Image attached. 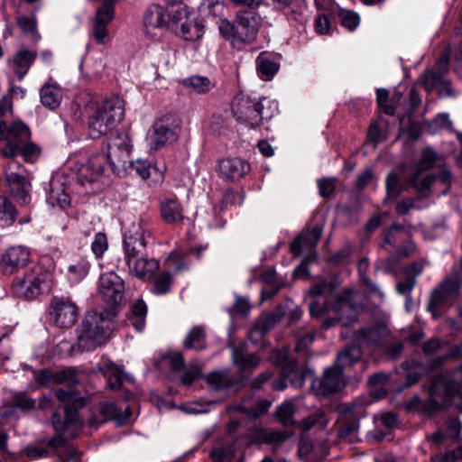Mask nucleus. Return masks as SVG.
<instances>
[{
	"label": "nucleus",
	"mask_w": 462,
	"mask_h": 462,
	"mask_svg": "<svg viewBox=\"0 0 462 462\" xmlns=\"http://www.w3.org/2000/svg\"><path fill=\"white\" fill-rule=\"evenodd\" d=\"M262 282L270 286V291L268 292L262 291V301L274 296L281 289V284L277 281L276 273L273 269L266 270L262 273Z\"/></svg>",
	"instance_id": "nucleus-43"
},
{
	"label": "nucleus",
	"mask_w": 462,
	"mask_h": 462,
	"mask_svg": "<svg viewBox=\"0 0 462 462\" xmlns=\"http://www.w3.org/2000/svg\"><path fill=\"white\" fill-rule=\"evenodd\" d=\"M127 169L134 170L143 180L151 175V165L146 160L129 161Z\"/></svg>",
	"instance_id": "nucleus-57"
},
{
	"label": "nucleus",
	"mask_w": 462,
	"mask_h": 462,
	"mask_svg": "<svg viewBox=\"0 0 462 462\" xmlns=\"http://www.w3.org/2000/svg\"><path fill=\"white\" fill-rule=\"evenodd\" d=\"M415 285L416 278L408 275L402 281L399 282L396 285L397 292L405 297L406 308H408L409 302L411 301V292Z\"/></svg>",
	"instance_id": "nucleus-51"
},
{
	"label": "nucleus",
	"mask_w": 462,
	"mask_h": 462,
	"mask_svg": "<svg viewBox=\"0 0 462 462\" xmlns=\"http://www.w3.org/2000/svg\"><path fill=\"white\" fill-rule=\"evenodd\" d=\"M280 54L262 52V79L272 80L280 69Z\"/></svg>",
	"instance_id": "nucleus-34"
},
{
	"label": "nucleus",
	"mask_w": 462,
	"mask_h": 462,
	"mask_svg": "<svg viewBox=\"0 0 462 462\" xmlns=\"http://www.w3.org/2000/svg\"><path fill=\"white\" fill-rule=\"evenodd\" d=\"M54 382L55 383H68L69 385L79 383L76 370L73 368L54 370Z\"/></svg>",
	"instance_id": "nucleus-52"
},
{
	"label": "nucleus",
	"mask_w": 462,
	"mask_h": 462,
	"mask_svg": "<svg viewBox=\"0 0 462 462\" xmlns=\"http://www.w3.org/2000/svg\"><path fill=\"white\" fill-rule=\"evenodd\" d=\"M411 183L419 192L422 193L434 183L433 175L420 177L419 173H416L411 178Z\"/></svg>",
	"instance_id": "nucleus-59"
},
{
	"label": "nucleus",
	"mask_w": 462,
	"mask_h": 462,
	"mask_svg": "<svg viewBox=\"0 0 462 462\" xmlns=\"http://www.w3.org/2000/svg\"><path fill=\"white\" fill-rule=\"evenodd\" d=\"M186 88H190L197 94H204L210 90L212 84L206 77L193 76L182 80Z\"/></svg>",
	"instance_id": "nucleus-42"
},
{
	"label": "nucleus",
	"mask_w": 462,
	"mask_h": 462,
	"mask_svg": "<svg viewBox=\"0 0 462 462\" xmlns=\"http://www.w3.org/2000/svg\"><path fill=\"white\" fill-rule=\"evenodd\" d=\"M206 381L214 391H224L225 393H236L245 384V376L241 371L231 372L228 369L214 371L209 373Z\"/></svg>",
	"instance_id": "nucleus-11"
},
{
	"label": "nucleus",
	"mask_w": 462,
	"mask_h": 462,
	"mask_svg": "<svg viewBox=\"0 0 462 462\" xmlns=\"http://www.w3.org/2000/svg\"><path fill=\"white\" fill-rule=\"evenodd\" d=\"M17 217V209L5 196L0 195V220L5 225H12Z\"/></svg>",
	"instance_id": "nucleus-44"
},
{
	"label": "nucleus",
	"mask_w": 462,
	"mask_h": 462,
	"mask_svg": "<svg viewBox=\"0 0 462 462\" xmlns=\"http://www.w3.org/2000/svg\"><path fill=\"white\" fill-rule=\"evenodd\" d=\"M403 231V226L401 225L393 224L388 228L384 234L382 241L380 242V247L391 253L392 250L398 246L401 242L400 236Z\"/></svg>",
	"instance_id": "nucleus-36"
},
{
	"label": "nucleus",
	"mask_w": 462,
	"mask_h": 462,
	"mask_svg": "<svg viewBox=\"0 0 462 462\" xmlns=\"http://www.w3.org/2000/svg\"><path fill=\"white\" fill-rule=\"evenodd\" d=\"M89 266V263L85 260L69 265L68 267L69 279L73 282H79L88 274Z\"/></svg>",
	"instance_id": "nucleus-48"
},
{
	"label": "nucleus",
	"mask_w": 462,
	"mask_h": 462,
	"mask_svg": "<svg viewBox=\"0 0 462 462\" xmlns=\"http://www.w3.org/2000/svg\"><path fill=\"white\" fill-rule=\"evenodd\" d=\"M50 315L58 327L69 328L77 321L79 310L71 300L55 297L51 303Z\"/></svg>",
	"instance_id": "nucleus-13"
},
{
	"label": "nucleus",
	"mask_w": 462,
	"mask_h": 462,
	"mask_svg": "<svg viewBox=\"0 0 462 462\" xmlns=\"http://www.w3.org/2000/svg\"><path fill=\"white\" fill-rule=\"evenodd\" d=\"M47 201L52 207L59 206L61 208H66L70 204V198L62 184L58 183L56 180H52L51 182V191L47 198Z\"/></svg>",
	"instance_id": "nucleus-30"
},
{
	"label": "nucleus",
	"mask_w": 462,
	"mask_h": 462,
	"mask_svg": "<svg viewBox=\"0 0 462 462\" xmlns=\"http://www.w3.org/2000/svg\"><path fill=\"white\" fill-rule=\"evenodd\" d=\"M235 452L236 450L230 443H219L213 448L210 457L215 462H221L231 458Z\"/></svg>",
	"instance_id": "nucleus-50"
},
{
	"label": "nucleus",
	"mask_w": 462,
	"mask_h": 462,
	"mask_svg": "<svg viewBox=\"0 0 462 462\" xmlns=\"http://www.w3.org/2000/svg\"><path fill=\"white\" fill-rule=\"evenodd\" d=\"M46 273L39 265L33 266L23 277L16 278L13 282V289L19 296L25 299H35L42 292V285L45 282Z\"/></svg>",
	"instance_id": "nucleus-9"
},
{
	"label": "nucleus",
	"mask_w": 462,
	"mask_h": 462,
	"mask_svg": "<svg viewBox=\"0 0 462 462\" xmlns=\"http://www.w3.org/2000/svg\"><path fill=\"white\" fill-rule=\"evenodd\" d=\"M361 306L352 302L349 296L329 295L323 304L317 300L310 303V311L312 317H319L322 314L333 311L334 317L326 319L322 328L328 329L337 324L343 327L352 325Z\"/></svg>",
	"instance_id": "nucleus-4"
},
{
	"label": "nucleus",
	"mask_w": 462,
	"mask_h": 462,
	"mask_svg": "<svg viewBox=\"0 0 462 462\" xmlns=\"http://www.w3.org/2000/svg\"><path fill=\"white\" fill-rule=\"evenodd\" d=\"M250 170V164L239 157H226L217 161V172L224 180H238L244 178Z\"/></svg>",
	"instance_id": "nucleus-15"
},
{
	"label": "nucleus",
	"mask_w": 462,
	"mask_h": 462,
	"mask_svg": "<svg viewBox=\"0 0 462 462\" xmlns=\"http://www.w3.org/2000/svg\"><path fill=\"white\" fill-rule=\"evenodd\" d=\"M113 18L114 4L105 3L97 10L93 33L97 43H105L107 37L106 26Z\"/></svg>",
	"instance_id": "nucleus-18"
},
{
	"label": "nucleus",
	"mask_w": 462,
	"mask_h": 462,
	"mask_svg": "<svg viewBox=\"0 0 462 462\" xmlns=\"http://www.w3.org/2000/svg\"><path fill=\"white\" fill-rule=\"evenodd\" d=\"M17 24L23 33L30 35L32 39L37 40L40 38L37 32V22L35 17H29L25 15L18 16Z\"/></svg>",
	"instance_id": "nucleus-49"
},
{
	"label": "nucleus",
	"mask_w": 462,
	"mask_h": 462,
	"mask_svg": "<svg viewBox=\"0 0 462 462\" xmlns=\"http://www.w3.org/2000/svg\"><path fill=\"white\" fill-rule=\"evenodd\" d=\"M322 235V227L315 226L306 235H300L297 236L291 245V251L294 256L298 257L302 254L306 246L315 247L319 243Z\"/></svg>",
	"instance_id": "nucleus-24"
},
{
	"label": "nucleus",
	"mask_w": 462,
	"mask_h": 462,
	"mask_svg": "<svg viewBox=\"0 0 462 462\" xmlns=\"http://www.w3.org/2000/svg\"><path fill=\"white\" fill-rule=\"evenodd\" d=\"M148 222L143 218L134 221L124 235L123 269L131 275L143 281L153 277L159 268V263L145 255L146 236H149Z\"/></svg>",
	"instance_id": "nucleus-1"
},
{
	"label": "nucleus",
	"mask_w": 462,
	"mask_h": 462,
	"mask_svg": "<svg viewBox=\"0 0 462 462\" xmlns=\"http://www.w3.org/2000/svg\"><path fill=\"white\" fill-rule=\"evenodd\" d=\"M175 34L185 41H197L204 33L203 25L196 19L189 17L181 24L173 27Z\"/></svg>",
	"instance_id": "nucleus-26"
},
{
	"label": "nucleus",
	"mask_w": 462,
	"mask_h": 462,
	"mask_svg": "<svg viewBox=\"0 0 462 462\" xmlns=\"http://www.w3.org/2000/svg\"><path fill=\"white\" fill-rule=\"evenodd\" d=\"M232 3L244 9L237 14L238 37L245 42H251L257 38L259 30L258 8L260 0H231Z\"/></svg>",
	"instance_id": "nucleus-7"
},
{
	"label": "nucleus",
	"mask_w": 462,
	"mask_h": 462,
	"mask_svg": "<svg viewBox=\"0 0 462 462\" xmlns=\"http://www.w3.org/2000/svg\"><path fill=\"white\" fill-rule=\"evenodd\" d=\"M171 282V275L169 273H162L154 280L152 291L155 294H165L170 291Z\"/></svg>",
	"instance_id": "nucleus-55"
},
{
	"label": "nucleus",
	"mask_w": 462,
	"mask_h": 462,
	"mask_svg": "<svg viewBox=\"0 0 462 462\" xmlns=\"http://www.w3.org/2000/svg\"><path fill=\"white\" fill-rule=\"evenodd\" d=\"M458 289V282L455 277H448L435 288L430 298L427 310L431 313L434 319L441 314V309L447 300L453 296Z\"/></svg>",
	"instance_id": "nucleus-14"
},
{
	"label": "nucleus",
	"mask_w": 462,
	"mask_h": 462,
	"mask_svg": "<svg viewBox=\"0 0 462 462\" xmlns=\"http://www.w3.org/2000/svg\"><path fill=\"white\" fill-rule=\"evenodd\" d=\"M112 321L107 313L88 311L78 328L77 346L81 351H91L104 345L109 338Z\"/></svg>",
	"instance_id": "nucleus-5"
},
{
	"label": "nucleus",
	"mask_w": 462,
	"mask_h": 462,
	"mask_svg": "<svg viewBox=\"0 0 462 462\" xmlns=\"http://www.w3.org/2000/svg\"><path fill=\"white\" fill-rule=\"evenodd\" d=\"M131 151L132 144L128 135L119 134L109 138L101 152L89 158L86 169L95 176L103 174L106 163L114 172L121 169L127 170Z\"/></svg>",
	"instance_id": "nucleus-3"
},
{
	"label": "nucleus",
	"mask_w": 462,
	"mask_h": 462,
	"mask_svg": "<svg viewBox=\"0 0 462 462\" xmlns=\"http://www.w3.org/2000/svg\"><path fill=\"white\" fill-rule=\"evenodd\" d=\"M30 261V252L27 248L18 245L9 247L1 256L0 267L4 273L13 274L24 267Z\"/></svg>",
	"instance_id": "nucleus-17"
},
{
	"label": "nucleus",
	"mask_w": 462,
	"mask_h": 462,
	"mask_svg": "<svg viewBox=\"0 0 462 462\" xmlns=\"http://www.w3.org/2000/svg\"><path fill=\"white\" fill-rule=\"evenodd\" d=\"M223 117V116L218 115L213 116L211 118L208 130L212 134H224L228 129V125Z\"/></svg>",
	"instance_id": "nucleus-64"
},
{
	"label": "nucleus",
	"mask_w": 462,
	"mask_h": 462,
	"mask_svg": "<svg viewBox=\"0 0 462 462\" xmlns=\"http://www.w3.org/2000/svg\"><path fill=\"white\" fill-rule=\"evenodd\" d=\"M31 137L29 127L23 122L7 124L0 121V141L23 143Z\"/></svg>",
	"instance_id": "nucleus-19"
},
{
	"label": "nucleus",
	"mask_w": 462,
	"mask_h": 462,
	"mask_svg": "<svg viewBox=\"0 0 462 462\" xmlns=\"http://www.w3.org/2000/svg\"><path fill=\"white\" fill-rule=\"evenodd\" d=\"M288 439V434L281 430H262V443L280 446Z\"/></svg>",
	"instance_id": "nucleus-53"
},
{
	"label": "nucleus",
	"mask_w": 462,
	"mask_h": 462,
	"mask_svg": "<svg viewBox=\"0 0 462 462\" xmlns=\"http://www.w3.org/2000/svg\"><path fill=\"white\" fill-rule=\"evenodd\" d=\"M35 57V53L27 50L20 51L14 55V65L15 66V73L20 79L27 73Z\"/></svg>",
	"instance_id": "nucleus-35"
},
{
	"label": "nucleus",
	"mask_w": 462,
	"mask_h": 462,
	"mask_svg": "<svg viewBox=\"0 0 462 462\" xmlns=\"http://www.w3.org/2000/svg\"><path fill=\"white\" fill-rule=\"evenodd\" d=\"M10 402L14 408L18 409L23 412L35 410L37 405L36 400L29 397L23 392L14 393L11 397Z\"/></svg>",
	"instance_id": "nucleus-41"
},
{
	"label": "nucleus",
	"mask_w": 462,
	"mask_h": 462,
	"mask_svg": "<svg viewBox=\"0 0 462 462\" xmlns=\"http://www.w3.org/2000/svg\"><path fill=\"white\" fill-rule=\"evenodd\" d=\"M105 375L107 377V384L110 389L117 390L120 388L122 384V373L120 370L109 366L106 369Z\"/></svg>",
	"instance_id": "nucleus-62"
},
{
	"label": "nucleus",
	"mask_w": 462,
	"mask_h": 462,
	"mask_svg": "<svg viewBox=\"0 0 462 462\" xmlns=\"http://www.w3.org/2000/svg\"><path fill=\"white\" fill-rule=\"evenodd\" d=\"M130 323L137 331H142L145 326V318L147 315V306L143 300H137L132 306Z\"/></svg>",
	"instance_id": "nucleus-38"
},
{
	"label": "nucleus",
	"mask_w": 462,
	"mask_h": 462,
	"mask_svg": "<svg viewBox=\"0 0 462 462\" xmlns=\"http://www.w3.org/2000/svg\"><path fill=\"white\" fill-rule=\"evenodd\" d=\"M451 377L448 374H439L432 378L428 389L430 400L427 407L429 410H439L447 405L449 400L457 397L459 402L457 405L462 411L461 383L459 380Z\"/></svg>",
	"instance_id": "nucleus-6"
},
{
	"label": "nucleus",
	"mask_w": 462,
	"mask_h": 462,
	"mask_svg": "<svg viewBox=\"0 0 462 462\" xmlns=\"http://www.w3.org/2000/svg\"><path fill=\"white\" fill-rule=\"evenodd\" d=\"M448 59H441L434 69L427 70L420 77L422 86L428 93L431 92L437 86L439 87L444 79V74L448 71Z\"/></svg>",
	"instance_id": "nucleus-23"
},
{
	"label": "nucleus",
	"mask_w": 462,
	"mask_h": 462,
	"mask_svg": "<svg viewBox=\"0 0 462 462\" xmlns=\"http://www.w3.org/2000/svg\"><path fill=\"white\" fill-rule=\"evenodd\" d=\"M341 23L349 31H354L360 23L359 15L348 10H343L339 14Z\"/></svg>",
	"instance_id": "nucleus-58"
},
{
	"label": "nucleus",
	"mask_w": 462,
	"mask_h": 462,
	"mask_svg": "<svg viewBox=\"0 0 462 462\" xmlns=\"http://www.w3.org/2000/svg\"><path fill=\"white\" fill-rule=\"evenodd\" d=\"M55 397L64 404V417L54 412L51 416V425L58 433L48 441L52 448H65L66 452L72 460L78 458L77 450L71 446H66V438H74L82 427L78 409L83 407L85 400L79 397L76 392L61 388L54 392Z\"/></svg>",
	"instance_id": "nucleus-2"
},
{
	"label": "nucleus",
	"mask_w": 462,
	"mask_h": 462,
	"mask_svg": "<svg viewBox=\"0 0 462 462\" xmlns=\"http://www.w3.org/2000/svg\"><path fill=\"white\" fill-rule=\"evenodd\" d=\"M40 97L42 104L51 110L58 108L62 99L61 89L53 84H45L41 88Z\"/></svg>",
	"instance_id": "nucleus-29"
},
{
	"label": "nucleus",
	"mask_w": 462,
	"mask_h": 462,
	"mask_svg": "<svg viewBox=\"0 0 462 462\" xmlns=\"http://www.w3.org/2000/svg\"><path fill=\"white\" fill-rule=\"evenodd\" d=\"M162 220L167 224H179L184 219L183 208L175 198H164L160 202Z\"/></svg>",
	"instance_id": "nucleus-21"
},
{
	"label": "nucleus",
	"mask_w": 462,
	"mask_h": 462,
	"mask_svg": "<svg viewBox=\"0 0 462 462\" xmlns=\"http://www.w3.org/2000/svg\"><path fill=\"white\" fill-rule=\"evenodd\" d=\"M437 160V153L431 148H426L422 151L421 158L417 164V171L421 172L430 169Z\"/></svg>",
	"instance_id": "nucleus-56"
},
{
	"label": "nucleus",
	"mask_w": 462,
	"mask_h": 462,
	"mask_svg": "<svg viewBox=\"0 0 462 462\" xmlns=\"http://www.w3.org/2000/svg\"><path fill=\"white\" fill-rule=\"evenodd\" d=\"M329 421V417L323 410H316L311 414L304 418L300 426L303 430H310L314 427L324 430Z\"/></svg>",
	"instance_id": "nucleus-37"
},
{
	"label": "nucleus",
	"mask_w": 462,
	"mask_h": 462,
	"mask_svg": "<svg viewBox=\"0 0 462 462\" xmlns=\"http://www.w3.org/2000/svg\"><path fill=\"white\" fill-rule=\"evenodd\" d=\"M6 180L12 195L21 204H29L31 199L29 195L31 184L27 179L23 175L12 172L6 176Z\"/></svg>",
	"instance_id": "nucleus-20"
},
{
	"label": "nucleus",
	"mask_w": 462,
	"mask_h": 462,
	"mask_svg": "<svg viewBox=\"0 0 462 462\" xmlns=\"http://www.w3.org/2000/svg\"><path fill=\"white\" fill-rule=\"evenodd\" d=\"M116 126V124L106 117L105 118L102 113L97 109L88 121L89 135L93 139L100 138L102 135H105L109 131L113 130Z\"/></svg>",
	"instance_id": "nucleus-27"
},
{
	"label": "nucleus",
	"mask_w": 462,
	"mask_h": 462,
	"mask_svg": "<svg viewBox=\"0 0 462 462\" xmlns=\"http://www.w3.org/2000/svg\"><path fill=\"white\" fill-rule=\"evenodd\" d=\"M97 109L102 113L105 118L106 117L117 125L125 115L124 100L117 96L110 97L104 100Z\"/></svg>",
	"instance_id": "nucleus-25"
},
{
	"label": "nucleus",
	"mask_w": 462,
	"mask_h": 462,
	"mask_svg": "<svg viewBox=\"0 0 462 462\" xmlns=\"http://www.w3.org/2000/svg\"><path fill=\"white\" fill-rule=\"evenodd\" d=\"M287 380L296 388L300 387L305 381V373L299 367L292 366L288 371L283 372Z\"/></svg>",
	"instance_id": "nucleus-60"
},
{
	"label": "nucleus",
	"mask_w": 462,
	"mask_h": 462,
	"mask_svg": "<svg viewBox=\"0 0 462 462\" xmlns=\"http://www.w3.org/2000/svg\"><path fill=\"white\" fill-rule=\"evenodd\" d=\"M343 370L336 365L328 368L320 379L312 382V388L316 394L327 396L332 394L344 386Z\"/></svg>",
	"instance_id": "nucleus-16"
},
{
	"label": "nucleus",
	"mask_w": 462,
	"mask_h": 462,
	"mask_svg": "<svg viewBox=\"0 0 462 462\" xmlns=\"http://www.w3.org/2000/svg\"><path fill=\"white\" fill-rule=\"evenodd\" d=\"M297 411L296 405L293 402H284L276 409V417L278 420L284 426H291L296 422L293 416Z\"/></svg>",
	"instance_id": "nucleus-40"
},
{
	"label": "nucleus",
	"mask_w": 462,
	"mask_h": 462,
	"mask_svg": "<svg viewBox=\"0 0 462 462\" xmlns=\"http://www.w3.org/2000/svg\"><path fill=\"white\" fill-rule=\"evenodd\" d=\"M233 362L240 367L242 371L256 366L259 363V357L255 352H247L243 346L233 348Z\"/></svg>",
	"instance_id": "nucleus-32"
},
{
	"label": "nucleus",
	"mask_w": 462,
	"mask_h": 462,
	"mask_svg": "<svg viewBox=\"0 0 462 462\" xmlns=\"http://www.w3.org/2000/svg\"><path fill=\"white\" fill-rule=\"evenodd\" d=\"M41 149L35 143L28 141L20 143V155L24 161L32 162L39 157Z\"/></svg>",
	"instance_id": "nucleus-54"
},
{
	"label": "nucleus",
	"mask_w": 462,
	"mask_h": 462,
	"mask_svg": "<svg viewBox=\"0 0 462 462\" xmlns=\"http://www.w3.org/2000/svg\"><path fill=\"white\" fill-rule=\"evenodd\" d=\"M143 26L146 32L166 26V10L158 5H150L143 15Z\"/></svg>",
	"instance_id": "nucleus-28"
},
{
	"label": "nucleus",
	"mask_w": 462,
	"mask_h": 462,
	"mask_svg": "<svg viewBox=\"0 0 462 462\" xmlns=\"http://www.w3.org/2000/svg\"><path fill=\"white\" fill-rule=\"evenodd\" d=\"M233 117L239 123L255 126L260 118V99L245 94H238L231 104Z\"/></svg>",
	"instance_id": "nucleus-10"
},
{
	"label": "nucleus",
	"mask_w": 462,
	"mask_h": 462,
	"mask_svg": "<svg viewBox=\"0 0 462 462\" xmlns=\"http://www.w3.org/2000/svg\"><path fill=\"white\" fill-rule=\"evenodd\" d=\"M361 357V349L359 346H352L342 351L337 358L335 365L344 368L351 366L353 364L357 362Z\"/></svg>",
	"instance_id": "nucleus-39"
},
{
	"label": "nucleus",
	"mask_w": 462,
	"mask_h": 462,
	"mask_svg": "<svg viewBox=\"0 0 462 462\" xmlns=\"http://www.w3.org/2000/svg\"><path fill=\"white\" fill-rule=\"evenodd\" d=\"M206 331L203 326H195L188 333L183 341V346L187 349L200 351L206 348Z\"/></svg>",
	"instance_id": "nucleus-31"
},
{
	"label": "nucleus",
	"mask_w": 462,
	"mask_h": 462,
	"mask_svg": "<svg viewBox=\"0 0 462 462\" xmlns=\"http://www.w3.org/2000/svg\"><path fill=\"white\" fill-rule=\"evenodd\" d=\"M387 333V328L385 326L377 325L374 327H369L365 328H362L356 334V339L359 344H376L378 343L382 337Z\"/></svg>",
	"instance_id": "nucleus-33"
},
{
	"label": "nucleus",
	"mask_w": 462,
	"mask_h": 462,
	"mask_svg": "<svg viewBox=\"0 0 462 462\" xmlns=\"http://www.w3.org/2000/svg\"><path fill=\"white\" fill-rule=\"evenodd\" d=\"M99 413L104 421L114 420L118 425L125 424L131 416L128 406L118 407L117 404L113 402H105L101 403L99 407Z\"/></svg>",
	"instance_id": "nucleus-22"
},
{
	"label": "nucleus",
	"mask_w": 462,
	"mask_h": 462,
	"mask_svg": "<svg viewBox=\"0 0 462 462\" xmlns=\"http://www.w3.org/2000/svg\"><path fill=\"white\" fill-rule=\"evenodd\" d=\"M98 291L111 308L119 306L124 300L123 280L115 273H104L99 278Z\"/></svg>",
	"instance_id": "nucleus-12"
},
{
	"label": "nucleus",
	"mask_w": 462,
	"mask_h": 462,
	"mask_svg": "<svg viewBox=\"0 0 462 462\" xmlns=\"http://www.w3.org/2000/svg\"><path fill=\"white\" fill-rule=\"evenodd\" d=\"M376 99L379 107L387 115H394L395 109L393 106L388 104L389 102V92L384 88H379L376 91Z\"/></svg>",
	"instance_id": "nucleus-61"
},
{
	"label": "nucleus",
	"mask_w": 462,
	"mask_h": 462,
	"mask_svg": "<svg viewBox=\"0 0 462 462\" xmlns=\"http://www.w3.org/2000/svg\"><path fill=\"white\" fill-rule=\"evenodd\" d=\"M166 26H169L172 31L173 27L181 24L186 19L189 17V12L186 6H177L166 12Z\"/></svg>",
	"instance_id": "nucleus-45"
},
{
	"label": "nucleus",
	"mask_w": 462,
	"mask_h": 462,
	"mask_svg": "<svg viewBox=\"0 0 462 462\" xmlns=\"http://www.w3.org/2000/svg\"><path fill=\"white\" fill-rule=\"evenodd\" d=\"M179 134V122L171 116H162L152 127L151 148L158 150L172 144L178 140Z\"/></svg>",
	"instance_id": "nucleus-8"
},
{
	"label": "nucleus",
	"mask_w": 462,
	"mask_h": 462,
	"mask_svg": "<svg viewBox=\"0 0 462 462\" xmlns=\"http://www.w3.org/2000/svg\"><path fill=\"white\" fill-rule=\"evenodd\" d=\"M358 430V420H351L340 426L337 431V436L342 439L353 442L356 439Z\"/></svg>",
	"instance_id": "nucleus-47"
},
{
	"label": "nucleus",
	"mask_w": 462,
	"mask_h": 462,
	"mask_svg": "<svg viewBox=\"0 0 462 462\" xmlns=\"http://www.w3.org/2000/svg\"><path fill=\"white\" fill-rule=\"evenodd\" d=\"M107 239L105 234L97 233L92 242L91 249L97 257H101L107 249Z\"/></svg>",
	"instance_id": "nucleus-63"
},
{
	"label": "nucleus",
	"mask_w": 462,
	"mask_h": 462,
	"mask_svg": "<svg viewBox=\"0 0 462 462\" xmlns=\"http://www.w3.org/2000/svg\"><path fill=\"white\" fill-rule=\"evenodd\" d=\"M224 0H202L199 12L204 16L217 17L222 14Z\"/></svg>",
	"instance_id": "nucleus-46"
}]
</instances>
